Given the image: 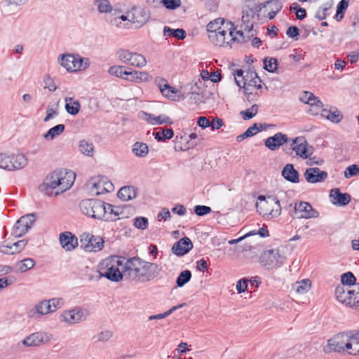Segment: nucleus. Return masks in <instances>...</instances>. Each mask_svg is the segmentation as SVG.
Masks as SVG:
<instances>
[{"label":"nucleus","mask_w":359,"mask_h":359,"mask_svg":"<svg viewBox=\"0 0 359 359\" xmlns=\"http://www.w3.org/2000/svg\"><path fill=\"white\" fill-rule=\"evenodd\" d=\"M126 272V279L135 283H144L158 276V266L155 263L147 262L136 256L128 259Z\"/></svg>","instance_id":"obj_1"},{"label":"nucleus","mask_w":359,"mask_h":359,"mask_svg":"<svg viewBox=\"0 0 359 359\" xmlns=\"http://www.w3.org/2000/svg\"><path fill=\"white\" fill-rule=\"evenodd\" d=\"M350 331L339 332L327 340V344L323 347L325 353L331 352L341 353L351 347L350 338H352Z\"/></svg>","instance_id":"obj_2"},{"label":"nucleus","mask_w":359,"mask_h":359,"mask_svg":"<svg viewBox=\"0 0 359 359\" xmlns=\"http://www.w3.org/2000/svg\"><path fill=\"white\" fill-rule=\"evenodd\" d=\"M104 202L95 198L83 199L79 204L81 212L92 218L103 219L104 218Z\"/></svg>","instance_id":"obj_3"},{"label":"nucleus","mask_w":359,"mask_h":359,"mask_svg":"<svg viewBox=\"0 0 359 359\" xmlns=\"http://www.w3.org/2000/svg\"><path fill=\"white\" fill-rule=\"evenodd\" d=\"M335 296L341 304L353 309L359 310V293L355 289L351 290L338 285L335 289Z\"/></svg>","instance_id":"obj_4"},{"label":"nucleus","mask_w":359,"mask_h":359,"mask_svg":"<svg viewBox=\"0 0 359 359\" xmlns=\"http://www.w3.org/2000/svg\"><path fill=\"white\" fill-rule=\"evenodd\" d=\"M36 222V214L29 213L20 217L14 224L11 234L19 238L25 235Z\"/></svg>","instance_id":"obj_5"},{"label":"nucleus","mask_w":359,"mask_h":359,"mask_svg":"<svg viewBox=\"0 0 359 359\" xmlns=\"http://www.w3.org/2000/svg\"><path fill=\"white\" fill-rule=\"evenodd\" d=\"M116 55L121 62L131 66L142 67L147 64V60L142 55L128 50L120 49L116 52Z\"/></svg>","instance_id":"obj_6"},{"label":"nucleus","mask_w":359,"mask_h":359,"mask_svg":"<svg viewBox=\"0 0 359 359\" xmlns=\"http://www.w3.org/2000/svg\"><path fill=\"white\" fill-rule=\"evenodd\" d=\"M283 259L278 251L275 250L264 251L259 258L262 264L269 270L280 267L283 264Z\"/></svg>","instance_id":"obj_7"},{"label":"nucleus","mask_w":359,"mask_h":359,"mask_svg":"<svg viewBox=\"0 0 359 359\" xmlns=\"http://www.w3.org/2000/svg\"><path fill=\"white\" fill-rule=\"evenodd\" d=\"M64 175V170H55L48 175L43 182L39 185L40 191L49 194V191L57 187L61 184L62 175Z\"/></svg>","instance_id":"obj_8"},{"label":"nucleus","mask_w":359,"mask_h":359,"mask_svg":"<svg viewBox=\"0 0 359 359\" xmlns=\"http://www.w3.org/2000/svg\"><path fill=\"white\" fill-rule=\"evenodd\" d=\"M128 14H131L129 21L135 24L137 27H142L150 19V13L146 8L133 6L128 11Z\"/></svg>","instance_id":"obj_9"},{"label":"nucleus","mask_w":359,"mask_h":359,"mask_svg":"<svg viewBox=\"0 0 359 359\" xmlns=\"http://www.w3.org/2000/svg\"><path fill=\"white\" fill-rule=\"evenodd\" d=\"M308 143L304 137H297L292 140L290 147L285 151L290 156L292 155V151H295L296 155L299 156L303 159L308 158L307 154Z\"/></svg>","instance_id":"obj_10"},{"label":"nucleus","mask_w":359,"mask_h":359,"mask_svg":"<svg viewBox=\"0 0 359 359\" xmlns=\"http://www.w3.org/2000/svg\"><path fill=\"white\" fill-rule=\"evenodd\" d=\"M294 214L297 218H316L319 216L317 210L313 208L312 205L305 201H302L294 205Z\"/></svg>","instance_id":"obj_11"},{"label":"nucleus","mask_w":359,"mask_h":359,"mask_svg":"<svg viewBox=\"0 0 359 359\" xmlns=\"http://www.w3.org/2000/svg\"><path fill=\"white\" fill-rule=\"evenodd\" d=\"M233 76L235 82L239 88H241V84L243 81H247L250 79H257V82H262L253 68H249L246 72L243 69H236L234 71Z\"/></svg>","instance_id":"obj_12"},{"label":"nucleus","mask_w":359,"mask_h":359,"mask_svg":"<svg viewBox=\"0 0 359 359\" xmlns=\"http://www.w3.org/2000/svg\"><path fill=\"white\" fill-rule=\"evenodd\" d=\"M290 141V140L286 134L279 132L266 138L264 140V145L271 151H275Z\"/></svg>","instance_id":"obj_13"},{"label":"nucleus","mask_w":359,"mask_h":359,"mask_svg":"<svg viewBox=\"0 0 359 359\" xmlns=\"http://www.w3.org/2000/svg\"><path fill=\"white\" fill-rule=\"evenodd\" d=\"M304 175L306 180L311 184L324 182L327 177V172L317 167L307 168Z\"/></svg>","instance_id":"obj_14"},{"label":"nucleus","mask_w":359,"mask_h":359,"mask_svg":"<svg viewBox=\"0 0 359 359\" xmlns=\"http://www.w3.org/2000/svg\"><path fill=\"white\" fill-rule=\"evenodd\" d=\"M193 248V243L190 238L184 237L175 242L172 247V252L177 256H183Z\"/></svg>","instance_id":"obj_15"},{"label":"nucleus","mask_w":359,"mask_h":359,"mask_svg":"<svg viewBox=\"0 0 359 359\" xmlns=\"http://www.w3.org/2000/svg\"><path fill=\"white\" fill-rule=\"evenodd\" d=\"M330 197L332 203L337 206H345L350 203L351 199L349 194L342 193L339 188L332 189Z\"/></svg>","instance_id":"obj_16"},{"label":"nucleus","mask_w":359,"mask_h":359,"mask_svg":"<svg viewBox=\"0 0 359 359\" xmlns=\"http://www.w3.org/2000/svg\"><path fill=\"white\" fill-rule=\"evenodd\" d=\"M61 66L65 67L68 72H76V69L81 67V63L77 62L79 55L74 54H62L60 55Z\"/></svg>","instance_id":"obj_17"},{"label":"nucleus","mask_w":359,"mask_h":359,"mask_svg":"<svg viewBox=\"0 0 359 359\" xmlns=\"http://www.w3.org/2000/svg\"><path fill=\"white\" fill-rule=\"evenodd\" d=\"M242 22L245 25V31L250 32L252 29V24L250 25V21L255 17V11L252 10V2H249L243 6L242 8Z\"/></svg>","instance_id":"obj_18"},{"label":"nucleus","mask_w":359,"mask_h":359,"mask_svg":"<svg viewBox=\"0 0 359 359\" xmlns=\"http://www.w3.org/2000/svg\"><path fill=\"white\" fill-rule=\"evenodd\" d=\"M62 317L64 321L69 323H76L86 319L83 311L80 308L66 311L62 313Z\"/></svg>","instance_id":"obj_19"},{"label":"nucleus","mask_w":359,"mask_h":359,"mask_svg":"<svg viewBox=\"0 0 359 359\" xmlns=\"http://www.w3.org/2000/svg\"><path fill=\"white\" fill-rule=\"evenodd\" d=\"M50 338L42 332H35L23 339L22 344L26 346H38L41 344L47 342Z\"/></svg>","instance_id":"obj_20"},{"label":"nucleus","mask_w":359,"mask_h":359,"mask_svg":"<svg viewBox=\"0 0 359 359\" xmlns=\"http://www.w3.org/2000/svg\"><path fill=\"white\" fill-rule=\"evenodd\" d=\"M60 242L63 248L70 251L78 245V239L76 236L69 231H65L60 234Z\"/></svg>","instance_id":"obj_21"},{"label":"nucleus","mask_w":359,"mask_h":359,"mask_svg":"<svg viewBox=\"0 0 359 359\" xmlns=\"http://www.w3.org/2000/svg\"><path fill=\"white\" fill-rule=\"evenodd\" d=\"M273 125L266 123H254L252 126L249 127L243 134L237 136L236 141L240 142L248 137H250L256 135L258 132L263 130H266L268 128Z\"/></svg>","instance_id":"obj_22"},{"label":"nucleus","mask_w":359,"mask_h":359,"mask_svg":"<svg viewBox=\"0 0 359 359\" xmlns=\"http://www.w3.org/2000/svg\"><path fill=\"white\" fill-rule=\"evenodd\" d=\"M226 35V31L222 29V31L216 32L213 34H209L208 38L212 43L215 46H230L231 44V41H230V39Z\"/></svg>","instance_id":"obj_23"},{"label":"nucleus","mask_w":359,"mask_h":359,"mask_svg":"<svg viewBox=\"0 0 359 359\" xmlns=\"http://www.w3.org/2000/svg\"><path fill=\"white\" fill-rule=\"evenodd\" d=\"M281 175L290 182L298 183L299 182V172L294 168L293 164H286L281 171Z\"/></svg>","instance_id":"obj_24"},{"label":"nucleus","mask_w":359,"mask_h":359,"mask_svg":"<svg viewBox=\"0 0 359 359\" xmlns=\"http://www.w3.org/2000/svg\"><path fill=\"white\" fill-rule=\"evenodd\" d=\"M74 173L72 172H68L64 170V175H62L61 184L57 186V187H59L60 191H56L55 195H58L60 193H62L70 189L74 183Z\"/></svg>","instance_id":"obj_25"},{"label":"nucleus","mask_w":359,"mask_h":359,"mask_svg":"<svg viewBox=\"0 0 359 359\" xmlns=\"http://www.w3.org/2000/svg\"><path fill=\"white\" fill-rule=\"evenodd\" d=\"M107 180V177L104 176H99L98 177H93L88 182V184L91 187V191L95 192L96 195H100L105 193L104 189V182Z\"/></svg>","instance_id":"obj_26"},{"label":"nucleus","mask_w":359,"mask_h":359,"mask_svg":"<svg viewBox=\"0 0 359 359\" xmlns=\"http://www.w3.org/2000/svg\"><path fill=\"white\" fill-rule=\"evenodd\" d=\"M103 277L111 282H119L125 276L117 266L111 265L107 270L102 273Z\"/></svg>","instance_id":"obj_27"},{"label":"nucleus","mask_w":359,"mask_h":359,"mask_svg":"<svg viewBox=\"0 0 359 359\" xmlns=\"http://www.w3.org/2000/svg\"><path fill=\"white\" fill-rule=\"evenodd\" d=\"M321 115L327 120L335 123H339L343 118V114L336 107L330 108V109H323Z\"/></svg>","instance_id":"obj_28"},{"label":"nucleus","mask_w":359,"mask_h":359,"mask_svg":"<svg viewBox=\"0 0 359 359\" xmlns=\"http://www.w3.org/2000/svg\"><path fill=\"white\" fill-rule=\"evenodd\" d=\"M144 119L152 125H162L164 123L172 124L173 121L166 115L154 116L153 114L144 112Z\"/></svg>","instance_id":"obj_29"},{"label":"nucleus","mask_w":359,"mask_h":359,"mask_svg":"<svg viewBox=\"0 0 359 359\" xmlns=\"http://www.w3.org/2000/svg\"><path fill=\"white\" fill-rule=\"evenodd\" d=\"M137 190L133 186H126L119 189L117 196L121 200L128 201L136 197Z\"/></svg>","instance_id":"obj_30"},{"label":"nucleus","mask_w":359,"mask_h":359,"mask_svg":"<svg viewBox=\"0 0 359 359\" xmlns=\"http://www.w3.org/2000/svg\"><path fill=\"white\" fill-rule=\"evenodd\" d=\"M104 240L100 236H92L88 238V244H86L85 249L90 252L100 251L104 247Z\"/></svg>","instance_id":"obj_31"},{"label":"nucleus","mask_w":359,"mask_h":359,"mask_svg":"<svg viewBox=\"0 0 359 359\" xmlns=\"http://www.w3.org/2000/svg\"><path fill=\"white\" fill-rule=\"evenodd\" d=\"M31 312L33 313V315L37 314L38 316H43L52 313L50 302H49L48 300H42L34 306Z\"/></svg>","instance_id":"obj_32"},{"label":"nucleus","mask_w":359,"mask_h":359,"mask_svg":"<svg viewBox=\"0 0 359 359\" xmlns=\"http://www.w3.org/2000/svg\"><path fill=\"white\" fill-rule=\"evenodd\" d=\"M230 24L231 28L229 29L228 37L230 39V41H231V43L234 41H237L238 43H244L248 41L250 39V36L248 35L245 36L242 30L236 31L235 34L233 31V29H234V25L231 22H230Z\"/></svg>","instance_id":"obj_33"},{"label":"nucleus","mask_w":359,"mask_h":359,"mask_svg":"<svg viewBox=\"0 0 359 359\" xmlns=\"http://www.w3.org/2000/svg\"><path fill=\"white\" fill-rule=\"evenodd\" d=\"M153 135L158 142H166L173 137L174 131L172 128H159V130Z\"/></svg>","instance_id":"obj_34"},{"label":"nucleus","mask_w":359,"mask_h":359,"mask_svg":"<svg viewBox=\"0 0 359 359\" xmlns=\"http://www.w3.org/2000/svg\"><path fill=\"white\" fill-rule=\"evenodd\" d=\"M65 109L71 115L75 116L79 114L81 104L78 100H74L72 97L65 98Z\"/></svg>","instance_id":"obj_35"},{"label":"nucleus","mask_w":359,"mask_h":359,"mask_svg":"<svg viewBox=\"0 0 359 359\" xmlns=\"http://www.w3.org/2000/svg\"><path fill=\"white\" fill-rule=\"evenodd\" d=\"M65 129V126L64 124H57L53 128H50L46 133L43 135V138L46 140H53L56 137L61 135Z\"/></svg>","instance_id":"obj_36"},{"label":"nucleus","mask_w":359,"mask_h":359,"mask_svg":"<svg viewBox=\"0 0 359 359\" xmlns=\"http://www.w3.org/2000/svg\"><path fill=\"white\" fill-rule=\"evenodd\" d=\"M163 34L167 36H173L181 40L185 39L187 36V33L184 29L182 28L172 29L168 26L164 27Z\"/></svg>","instance_id":"obj_37"},{"label":"nucleus","mask_w":359,"mask_h":359,"mask_svg":"<svg viewBox=\"0 0 359 359\" xmlns=\"http://www.w3.org/2000/svg\"><path fill=\"white\" fill-rule=\"evenodd\" d=\"M133 153L138 157H144L149 151L148 146L144 142H137L133 146Z\"/></svg>","instance_id":"obj_38"},{"label":"nucleus","mask_w":359,"mask_h":359,"mask_svg":"<svg viewBox=\"0 0 359 359\" xmlns=\"http://www.w3.org/2000/svg\"><path fill=\"white\" fill-rule=\"evenodd\" d=\"M224 18H217L212 21H210L207 25V32L209 34H213L218 31H222L223 29L222 28V25H224Z\"/></svg>","instance_id":"obj_39"},{"label":"nucleus","mask_w":359,"mask_h":359,"mask_svg":"<svg viewBox=\"0 0 359 359\" xmlns=\"http://www.w3.org/2000/svg\"><path fill=\"white\" fill-rule=\"evenodd\" d=\"M79 149L83 154L88 156H92L94 153V146L86 140L79 141Z\"/></svg>","instance_id":"obj_40"},{"label":"nucleus","mask_w":359,"mask_h":359,"mask_svg":"<svg viewBox=\"0 0 359 359\" xmlns=\"http://www.w3.org/2000/svg\"><path fill=\"white\" fill-rule=\"evenodd\" d=\"M349 0H341L337 6V13L334 18L337 21H341L344 17L345 12L348 6Z\"/></svg>","instance_id":"obj_41"},{"label":"nucleus","mask_w":359,"mask_h":359,"mask_svg":"<svg viewBox=\"0 0 359 359\" xmlns=\"http://www.w3.org/2000/svg\"><path fill=\"white\" fill-rule=\"evenodd\" d=\"M264 62V69L271 73H274L277 71L278 69V60L275 57H266L263 60Z\"/></svg>","instance_id":"obj_42"},{"label":"nucleus","mask_w":359,"mask_h":359,"mask_svg":"<svg viewBox=\"0 0 359 359\" xmlns=\"http://www.w3.org/2000/svg\"><path fill=\"white\" fill-rule=\"evenodd\" d=\"M341 283L342 286H355L356 285V278L354 274L348 271L341 275Z\"/></svg>","instance_id":"obj_43"},{"label":"nucleus","mask_w":359,"mask_h":359,"mask_svg":"<svg viewBox=\"0 0 359 359\" xmlns=\"http://www.w3.org/2000/svg\"><path fill=\"white\" fill-rule=\"evenodd\" d=\"M128 69L129 67L124 66H112L109 67V73L111 75L126 79Z\"/></svg>","instance_id":"obj_44"},{"label":"nucleus","mask_w":359,"mask_h":359,"mask_svg":"<svg viewBox=\"0 0 359 359\" xmlns=\"http://www.w3.org/2000/svg\"><path fill=\"white\" fill-rule=\"evenodd\" d=\"M311 282L309 279H304L302 281L297 282L294 286V289L299 294H305L311 288Z\"/></svg>","instance_id":"obj_45"},{"label":"nucleus","mask_w":359,"mask_h":359,"mask_svg":"<svg viewBox=\"0 0 359 359\" xmlns=\"http://www.w3.org/2000/svg\"><path fill=\"white\" fill-rule=\"evenodd\" d=\"M191 278V272L189 270L182 271L176 279L177 286L183 287L185 284L190 281Z\"/></svg>","instance_id":"obj_46"},{"label":"nucleus","mask_w":359,"mask_h":359,"mask_svg":"<svg viewBox=\"0 0 359 359\" xmlns=\"http://www.w3.org/2000/svg\"><path fill=\"white\" fill-rule=\"evenodd\" d=\"M262 83L257 82V79H250L247 81H243L241 88H243L244 90H260L262 88Z\"/></svg>","instance_id":"obj_47"},{"label":"nucleus","mask_w":359,"mask_h":359,"mask_svg":"<svg viewBox=\"0 0 359 359\" xmlns=\"http://www.w3.org/2000/svg\"><path fill=\"white\" fill-rule=\"evenodd\" d=\"M94 4L97 6L100 13H110L112 12L111 5L108 0H95Z\"/></svg>","instance_id":"obj_48"},{"label":"nucleus","mask_w":359,"mask_h":359,"mask_svg":"<svg viewBox=\"0 0 359 359\" xmlns=\"http://www.w3.org/2000/svg\"><path fill=\"white\" fill-rule=\"evenodd\" d=\"M258 108V105L255 104L250 108L241 111V115L243 120L247 121L252 118L257 114Z\"/></svg>","instance_id":"obj_49"},{"label":"nucleus","mask_w":359,"mask_h":359,"mask_svg":"<svg viewBox=\"0 0 359 359\" xmlns=\"http://www.w3.org/2000/svg\"><path fill=\"white\" fill-rule=\"evenodd\" d=\"M35 265V261L31 258H26L18 263V269L21 272H25L32 269Z\"/></svg>","instance_id":"obj_50"},{"label":"nucleus","mask_w":359,"mask_h":359,"mask_svg":"<svg viewBox=\"0 0 359 359\" xmlns=\"http://www.w3.org/2000/svg\"><path fill=\"white\" fill-rule=\"evenodd\" d=\"M290 11H294L296 13V17L298 20H303L306 17V11L304 8L300 7L299 4L294 2L290 6Z\"/></svg>","instance_id":"obj_51"},{"label":"nucleus","mask_w":359,"mask_h":359,"mask_svg":"<svg viewBox=\"0 0 359 359\" xmlns=\"http://www.w3.org/2000/svg\"><path fill=\"white\" fill-rule=\"evenodd\" d=\"M185 304H186L185 303L181 304H179L177 306H172L168 311L164 312L163 313H159V314H157V315L151 316H149V320H154V319H162V318H164L168 316L169 315H170L171 313H172L175 311L182 308Z\"/></svg>","instance_id":"obj_52"},{"label":"nucleus","mask_w":359,"mask_h":359,"mask_svg":"<svg viewBox=\"0 0 359 359\" xmlns=\"http://www.w3.org/2000/svg\"><path fill=\"white\" fill-rule=\"evenodd\" d=\"M27 164V159L24 154H17L15 156V164L13 166V170L21 169L26 166Z\"/></svg>","instance_id":"obj_53"},{"label":"nucleus","mask_w":359,"mask_h":359,"mask_svg":"<svg viewBox=\"0 0 359 359\" xmlns=\"http://www.w3.org/2000/svg\"><path fill=\"white\" fill-rule=\"evenodd\" d=\"M332 4L329 3L324 4L320 7L319 10L315 14V18L319 20H323L327 17V11L331 8Z\"/></svg>","instance_id":"obj_54"},{"label":"nucleus","mask_w":359,"mask_h":359,"mask_svg":"<svg viewBox=\"0 0 359 359\" xmlns=\"http://www.w3.org/2000/svg\"><path fill=\"white\" fill-rule=\"evenodd\" d=\"M8 156L0 154V168L7 170H13L12 163Z\"/></svg>","instance_id":"obj_55"},{"label":"nucleus","mask_w":359,"mask_h":359,"mask_svg":"<svg viewBox=\"0 0 359 359\" xmlns=\"http://www.w3.org/2000/svg\"><path fill=\"white\" fill-rule=\"evenodd\" d=\"M129 258H126L123 256H116L112 258V261L116 264V266H121L122 267V273L126 276V264L128 263V259Z\"/></svg>","instance_id":"obj_56"},{"label":"nucleus","mask_w":359,"mask_h":359,"mask_svg":"<svg viewBox=\"0 0 359 359\" xmlns=\"http://www.w3.org/2000/svg\"><path fill=\"white\" fill-rule=\"evenodd\" d=\"M349 344L351 347L347 348L349 350L348 353L352 355H359V339L350 338Z\"/></svg>","instance_id":"obj_57"},{"label":"nucleus","mask_w":359,"mask_h":359,"mask_svg":"<svg viewBox=\"0 0 359 359\" xmlns=\"http://www.w3.org/2000/svg\"><path fill=\"white\" fill-rule=\"evenodd\" d=\"M359 175V165L353 164L348 166L344 171V177L350 178L353 176Z\"/></svg>","instance_id":"obj_58"},{"label":"nucleus","mask_w":359,"mask_h":359,"mask_svg":"<svg viewBox=\"0 0 359 359\" xmlns=\"http://www.w3.org/2000/svg\"><path fill=\"white\" fill-rule=\"evenodd\" d=\"M162 5L168 10H175L180 7L181 0H161Z\"/></svg>","instance_id":"obj_59"},{"label":"nucleus","mask_w":359,"mask_h":359,"mask_svg":"<svg viewBox=\"0 0 359 359\" xmlns=\"http://www.w3.org/2000/svg\"><path fill=\"white\" fill-rule=\"evenodd\" d=\"M194 211L198 216H204L211 212V208L207 205H196L194 208Z\"/></svg>","instance_id":"obj_60"},{"label":"nucleus","mask_w":359,"mask_h":359,"mask_svg":"<svg viewBox=\"0 0 359 359\" xmlns=\"http://www.w3.org/2000/svg\"><path fill=\"white\" fill-rule=\"evenodd\" d=\"M134 226L142 230H144L148 226V219L144 217H137L134 219Z\"/></svg>","instance_id":"obj_61"},{"label":"nucleus","mask_w":359,"mask_h":359,"mask_svg":"<svg viewBox=\"0 0 359 359\" xmlns=\"http://www.w3.org/2000/svg\"><path fill=\"white\" fill-rule=\"evenodd\" d=\"M286 34L288 37L297 41L298 40L300 34L299 29L295 25L290 26L286 31Z\"/></svg>","instance_id":"obj_62"},{"label":"nucleus","mask_w":359,"mask_h":359,"mask_svg":"<svg viewBox=\"0 0 359 359\" xmlns=\"http://www.w3.org/2000/svg\"><path fill=\"white\" fill-rule=\"evenodd\" d=\"M48 302H50L52 312H54L57 309H60L64 305L65 303L64 299L62 298H53L48 299Z\"/></svg>","instance_id":"obj_63"},{"label":"nucleus","mask_w":359,"mask_h":359,"mask_svg":"<svg viewBox=\"0 0 359 359\" xmlns=\"http://www.w3.org/2000/svg\"><path fill=\"white\" fill-rule=\"evenodd\" d=\"M88 280L90 281H98L103 278L102 273L99 270H92L90 273L87 274Z\"/></svg>","instance_id":"obj_64"}]
</instances>
